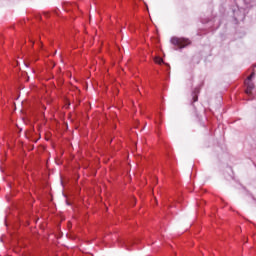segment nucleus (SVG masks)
Instances as JSON below:
<instances>
[{
  "label": "nucleus",
  "mask_w": 256,
  "mask_h": 256,
  "mask_svg": "<svg viewBox=\"0 0 256 256\" xmlns=\"http://www.w3.org/2000/svg\"><path fill=\"white\" fill-rule=\"evenodd\" d=\"M171 43L172 45H176L177 47H179V49H183L187 47V45H189L191 42L185 38L174 37L171 39Z\"/></svg>",
  "instance_id": "1"
},
{
  "label": "nucleus",
  "mask_w": 256,
  "mask_h": 256,
  "mask_svg": "<svg viewBox=\"0 0 256 256\" xmlns=\"http://www.w3.org/2000/svg\"><path fill=\"white\" fill-rule=\"evenodd\" d=\"M253 77H255V72H252L251 75L248 76L247 80L245 81V85L247 86V89H246L247 95H251V92L253 91V89H255V84L251 82V79H253Z\"/></svg>",
  "instance_id": "2"
},
{
  "label": "nucleus",
  "mask_w": 256,
  "mask_h": 256,
  "mask_svg": "<svg viewBox=\"0 0 256 256\" xmlns=\"http://www.w3.org/2000/svg\"><path fill=\"white\" fill-rule=\"evenodd\" d=\"M154 61H155V63H157L158 65H161V63H163V60H162L159 56H156V57L154 58Z\"/></svg>",
  "instance_id": "3"
},
{
  "label": "nucleus",
  "mask_w": 256,
  "mask_h": 256,
  "mask_svg": "<svg viewBox=\"0 0 256 256\" xmlns=\"http://www.w3.org/2000/svg\"><path fill=\"white\" fill-rule=\"evenodd\" d=\"M193 101H194V103L197 102V95L193 96Z\"/></svg>",
  "instance_id": "4"
}]
</instances>
